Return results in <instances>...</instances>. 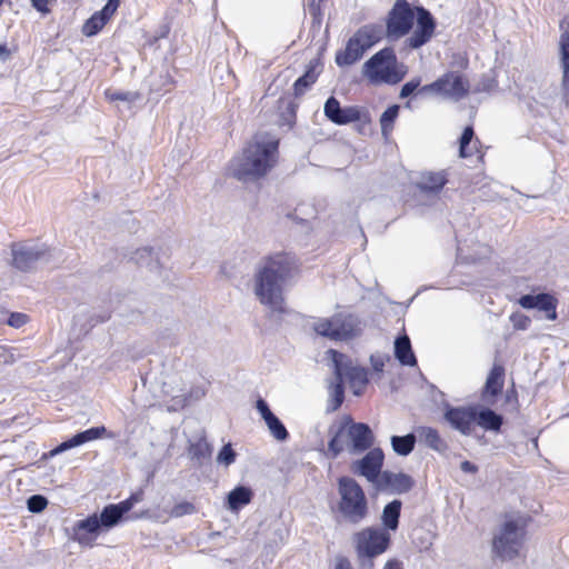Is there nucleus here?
Returning <instances> with one entry per match:
<instances>
[{"mask_svg": "<svg viewBox=\"0 0 569 569\" xmlns=\"http://www.w3.org/2000/svg\"><path fill=\"white\" fill-rule=\"evenodd\" d=\"M296 272L293 257L278 253L267 258L254 274V295L260 303L268 308L269 317L276 321H280L288 312L283 287Z\"/></svg>", "mask_w": 569, "mask_h": 569, "instance_id": "f257e3e1", "label": "nucleus"}, {"mask_svg": "<svg viewBox=\"0 0 569 569\" xmlns=\"http://www.w3.org/2000/svg\"><path fill=\"white\" fill-rule=\"evenodd\" d=\"M278 144V140L269 134H257L242 154L231 160V176L240 181H251L266 176L277 162Z\"/></svg>", "mask_w": 569, "mask_h": 569, "instance_id": "f03ea898", "label": "nucleus"}, {"mask_svg": "<svg viewBox=\"0 0 569 569\" xmlns=\"http://www.w3.org/2000/svg\"><path fill=\"white\" fill-rule=\"evenodd\" d=\"M331 439L328 443V452L331 458H337L343 450L351 455L365 452L373 445L375 437L367 423L355 422L351 416L345 415L338 425L329 428Z\"/></svg>", "mask_w": 569, "mask_h": 569, "instance_id": "7ed1b4c3", "label": "nucleus"}, {"mask_svg": "<svg viewBox=\"0 0 569 569\" xmlns=\"http://www.w3.org/2000/svg\"><path fill=\"white\" fill-rule=\"evenodd\" d=\"M329 353L332 356L335 380L329 385L331 399L327 410L336 411L345 399L343 379L348 380L353 395L360 396L368 383V375L365 368L352 366L343 353L336 350H329Z\"/></svg>", "mask_w": 569, "mask_h": 569, "instance_id": "20e7f679", "label": "nucleus"}, {"mask_svg": "<svg viewBox=\"0 0 569 569\" xmlns=\"http://www.w3.org/2000/svg\"><path fill=\"white\" fill-rule=\"evenodd\" d=\"M526 536V520L522 517L508 519L495 532L492 553L501 561H510L520 556Z\"/></svg>", "mask_w": 569, "mask_h": 569, "instance_id": "39448f33", "label": "nucleus"}, {"mask_svg": "<svg viewBox=\"0 0 569 569\" xmlns=\"http://www.w3.org/2000/svg\"><path fill=\"white\" fill-rule=\"evenodd\" d=\"M402 68L403 66L398 63L395 50L387 47L363 63L362 72L372 83L396 84L406 74Z\"/></svg>", "mask_w": 569, "mask_h": 569, "instance_id": "423d86ee", "label": "nucleus"}, {"mask_svg": "<svg viewBox=\"0 0 569 569\" xmlns=\"http://www.w3.org/2000/svg\"><path fill=\"white\" fill-rule=\"evenodd\" d=\"M340 495L339 511L342 518L352 525L365 520L369 513L368 501L360 485L352 478L341 477L338 480Z\"/></svg>", "mask_w": 569, "mask_h": 569, "instance_id": "0eeeda50", "label": "nucleus"}, {"mask_svg": "<svg viewBox=\"0 0 569 569\" xmlns=\"http://www.w3.org/2000/svg\"><path fill=\"white\" fill-rule=\"evenodd\" d=\"M312 329L319 336L342 341L357 335L358 320L352 315L337 313L331 318H319L313 322Z\"/></svg>", "mask_w": 569, "mask_h": 569, "instance_id": "6e6552de", "label": "nucleus"}, {"mask_svg": "<svg viewBox=\"0 0 569 569\" xmlns=\"http://www.w3.org/2000/svg\"><path fill=\"white\" fill-rule=\"evenodd\" d=\"M353 542L358 556L377 557L388 549L390 535L385 529L368 527L353 535Z\"/></svg>", "mask_w": 569, "mask_h": 569, "instance_id": "1a4fd4ad", "label": "nucleus"}, {"mask_svg": "<svg viewBox=\"0 0 569 569\" xmlns=\"http://www.w3.org/2000/svg\"><path fill=\"white\" fill-rule=\"evenodd\" d=\"M12 263L20 271H30L39 262H49L51 253L44 244L14 242L11 244Z\"/></svg>", "mask_w": 569, "mask_h": 569, "instance_id": "9d476101", "label": "nucleus"}, {"mask_svg": "<svg viewBox=\"0 0 569 569\" xmlns=\"http://www.w3.org/2000/svg\"><path fill=\"white\" fill-rule=\"evenodd\" d=\"M415 12L407 0H397L387 20V37L398 39L407 34L413 26Z\"/></svg>", "mask_w": 569, "mask_h": 569, "instance_id": "9b49d317", "label": "nucleus"}, {"mask_svg": "<svg viewBox=\"0 0 569 569\" xmlns=\"http://www.w3.org/2000/svg\"><path fill=\"white\" fill-rule=\"evenodd\" d=\"M468 81L461 74L450 72L439 78L437 81L421 87L419 89V93H440L455 100H459L468 93Z\"/></svg>", "mask_w": 569, "mask_h": 569, "instance_id": "f8f14e48", "label": "nucleus"}, {"mask_svg": "<svg viewBox=\"0 0 569 569\" xmlns=\"http://www.w3.org/2000/svg\"><path fill=\"white\" fill-rule=\"evenodd\" d=\"M385 455L380 448L370 449L363 458L352 463V471L377 483L383 465Z\"/></svg>", "mask_w": 569, "mask_h": 569, "instance_id": "ddd939ff", "label": "nucleus"}, {"mask_svg": "<svg viewBox=\"0 0 569 569\" xmlns=\"http://www.w3.org/2000/svg\"><path fill=\"white\" fill-rule=\"evenodd\" d=\"M323 112L331 122L339 126L360 121L362 119V110L359 107L349 106L342 108L335 97H330L326 101Z\"/></svg>", "mask_w": 569, "mask_h": 569, "instance_id": "4468645a", "label": "nucleus"}, {"mask_svg": "<svg viewBox=\"0 0 569 569\" xmlns=\"http://www.w3.org/2000/svg\"><path fill=\"white\" fill-rule=\"evenodd\" d=\"M445 420L462 435L469 436L476 423V407H447Z\"/></svg>", "mask_w": 569, "mask_h": 569, "instance_id": "2eb2a0df", "label": "nucleus"}, {"mask_svg": "<svg viewBox=\"0 0 569 569\" xmlns=\"http://www.w3.org/2000/svg\"><path fill=\"white\" fill-rule=\"evenodd\" d=\"M435 28L436 23L431 13L422 7L417 8V27L407 39L408 46L412 49L420 48L431 39Z\"/></svg>", "mask_w": 569, "mask_h": 569, "instance_id": "dca6fc26", "label": "nucleus"}, {"mask_svg": "<svg viewBox=\"0 0 569 569\" xmlns=\"http://www.w3.org/2000/svg\"><path fill=\"white\" fill-rule=\"evenodd\" d=\"M97 513L77 521L72 527V539L81 546L92 547L97 537L104 531Z\"/></svg>", "mask_w": 569, "mask_h": 569, "instance_id": "f3484780", "label": "nucleus"}, {"mask_svg": "<svg viewBox=\"0 0 569 569\" xmlns=\"http://www.w3.org/2000/svg\"><path fill=\"white\" fill-rule=\"evenodd\" d=\"M415 485V480L407 473L382 471L376 486L380 491L401 495L408 492Z\"/></svg>", "mask_w": 569, "mask_h": 569, "instance_id": "a211bd4d", "label": "nucleus"}, {"mask_svg": "<svg viewBox=\"0 0 569 569\" xmlns=\"http://www.w3.org/2000/svg\"><path fill=\"white\" fill-rule=\"evenodd\" d=\"M561 34L559 39L560 68L562 72L561 89L566 102L569 104V21L560 22Z\"/></svg>", "mask_w": 569, "mask_h": 569, "instance_id": "6ab92c4d", "label": "nucleus"}, {"mask_svg": "<svg viewBox=\"0 0 569 569\" xmlns=\"http://www.w3.org/2000/svg\"><path fill=\"white\" fill-rule=\"evenodd\" d=\"M505 385V368L500 363H495L487 376L481 398L489 405L495 403V399L501 393Z\"/></svg>", "mask_w": 569, "mask_h": 569, "instance_id": "aec40b11", "label": "nucleus"}, {"mask_svg": "<svg viewBox=\"0 0 569 569\" xmlns=\"http://www.w3.org/2000/svg\"><path fill=\"white\" fill-rule=\"evenodd\" d=\"M519 305L525 309H533L537 308L539 310L547 312V319L556 320L557 319V299L549 293H539V295H525L520 297L518 300Z\"/></svg>", "mask_w": 569, "mask_h": 569, "instance_id": "412c9836", "label": "nucleus"}, {"mask_svg": "<svg viewBox=\"0 0 569 569\" xmlns=\"http://www.w3.org/2000/svg\"><path fill=\"white\" fill-rule=\"evenodd\" d=\"M106 432H107V429L103 426L93 427V428L87 429V430H84L82 432H79V433L74 435L69 440L61 442L58 447H56L54 449H52L49 452V456L50 457H54V456H57V455H59V453H61L63 451H67V450H69L71 448L81 446V445H83V443H86L88 441H92V440L99 439Z\"/></svg>", "mask_w": 569, "mask_h": 569, "instance_id": "4be33fe9", "label": "nucleus"}, {"mask_svg": "<svg viewBox=\"0 0 569 569\" xmlns=\"http://www.w3.org/2000/svg\"><path fill=\"white\" fill-rule=\"evenodd\" d=\"M128 513V506L119 503H111L106 506L99 517V525L102 526L104 531L110 530L118 523H120L124 515Z\"/></svg>", "mask_w": 569, "mask_h": 569, "instance_id": "5701e85b", "label": "nucleus"}, {"mask_svg": "<svg viewBox=\"0 0 569 569\" xmlns=\"http://www.w3.org/2000/svg\"><path fill=\"white\" fill-rule=\"evenodd\" d=\"M383 36L382 26L379 24H365L359 28L351 37L355 41L360 43L367 51L373 44L379 42Z\"/></svg>", "mask_w": 569, "mask_h": 569, "instance_id": "b1692460", "label": "nucleus"}, {"mask_svg": "<svg viewBox=\"0 0 569 569\" xmlns=\"http://www.w3.org/2000/svg\"><path fill=\"white\" fill-rule=\"evenodd\" d=\"M447 183L445 172H422L417 187L423 193H438Z\"/></svg>", "mask_w": 569, "mask_h": 569, "instance_id": "393cba45", "label": "nucleus"}, {"mask_svg": "<svg viewBox=\"0 0 569 569\" xmlns=\"http://www.w3.org/2000/svg\"><path fill=\"white\" fill-rule=\"evenodd\" d=\"M366 50L363 47L350 38L347 42L345 51H340L336 56V62L338 66H350L356 63L362 58Z\"/></svg>", "mask_w": 569, "mask_h": 569, "instance_id": "a878e982", "label": "nucleus"}, {"mask_svg": "<svg viewBox=\"0 0 569 569\" xmlns=\"http://www.w3.org/2000/svg\"><path fill=\"white\" fill-rule=\"evenodd\" d=\"M503 422L502 416L496 413L490 408L478 410L476 407V423L490 431H499Z\"/></svg>", "mask_w": 569, "mask_h": 569, "instance_id": "bb28decb", "label": "nucleus"}, {"mask_svg": "<svg viewBox=\"0 0 569 569\" xmlns=\"http://www.w3.org/2000/svg\"><path fill=\"white\" fill-rule=\"evenodd\" d=\"M395 356L403 366H415L417 363L408 336L403 335L396 339Z\"/></svg>", "mask_w": 569, "mask_h": 569, "instance_id": "cd10ccee", "label": "nucleus"}, {"mask_svg": "<svg viewBox=\"0 0 569 569\" xmlns=\"http://www.w3.org/2000/svg\"><path fill=\"white\" fill-rule=\"evenodd\" d=\"M401 506V501L397 499L385 506L381 515V521L386 531H396L398 529Z\"/></svg>", "mask_w": 569, "mask_h": 569, "instance_id": "c85d7f7f", "label": "nucleus"}, {"mask_svg": "<svg viewBox=\"0 0 569 569\" xmlns=\"http://www.w3.org/2000/svg\"><path fill=\"white\" fill-rule=\"evenodd\" d=\"M252 491L244 486H238L228 495V507L232 511L239 510L241 507L250 503L252 499Z\"/></svg>", "mask_w": 569, "mask_h": 569, "instance_id": "c756f323", "label": "nucleus"}, {"mask_svg": "<svg viewBox=\"0 0 569 569\" xmlns=\"http://www.w3.org/2000/svg\"><path fill=\"white\" fill-rule=\"evenodd\" d=\"M416 445V436L408 433L406 436H392L391 447L393 451L399 456H408L412 452Z\"/></svg>", "mask_w": 569, "mask_h": 569, "instance_id": "7c9ffc66", "label": "nucleus"}, {"mask_svg": "<svg viewBox=\"0 0 569 569\" xmlns=\"http://www.w3.org/2000/svg\"><path fill=\"white\" fill-rule=\"evenodd\" d=\"M473 136H475V132H473V129L472 127H467L461 137H460V147H459V156L461 158H468V157H471L473 154V150H478L477 149V144L479 143L478 140H476L472 144V147H470V143L472 142V139H473Z\"/></svg>", "mask_w": 569, "mask_h": 569, "instance_id": "2f4dec72", "label": "nucleus"}, {"mask_svg": "<svg viewBox=\"0 0 569 569\" xmlns=\"http://www.w3.org/2000/svg\"><path fill=\"white\" fill-rule=\"evenodd\" d=\"M212 448L206 440H199L191 445L189 455L191 459L196 460L199 465H202L206 460L211 457Z\"/></svg>", "mask_w": 569, "mask_h": 569, "instance_id": "473e14b6", "label": "nucleus"}, {"mask_svg": "<svg viewBox=\"0 0 569 569\" xmlns=\"http://www.w3.org/2000/svg\"><path fill=\"white\" fill-rule=\"evenodd\" d=\"M268 426V429L270 433L278 440V441H286L289 437V433L283 426V423L280 421V419L273 415L268 420L264 421Z\"/></svg>", "mask_w": 569, "mask_h": 569, "instance_id": "72a5a7b5", "label": "nucleus"}, {"mask_svg": "<svg viewBox=\"0 0 569 569\" xmlns=\"http://www.w3.org/2000/svg\"><path fill=\"white\" fill-rule=\"evenodd\" d=\"M317 80V74L313 70V68H309L303 76L299 77L295 84V94L300 96L302 94L307 88H309L312 83H315Z\"/></svg>", "mask_w": 569, "mask_h": 569, "instance_id": "f704fd0d", "label": "nucleus"}, {"mask_svg": "<svg viewBox=\"0 0 569 569\" xmlns=\"http://www.w3.org/2000/svg\"><path fill=\"white\" fill-rule=\"evenodd\" d=\"M107 21L98 12H96L90 19L86 21L82 27V32L88 37L94 36L104 27Z\"/></svg>", "mask_w": 569, "mask_h": 569, "instance_id": "c9c22d12", "label": "nucleus"}, {"mask_svg": "<svg viewBox=\"0 0 569 569\" xmlns=\"http://www.w3.org/2000/svg\"><path fill=\"white\" fill-rule=\"evenodd\" d=\"M399 107L397 104L389 107L380 117V126L383 134H387L398 116Z\"/></svg>", "mask_w": 569, "mask_h": 569, "instance_id": "e433bc0d", "label": "nucleus"}, {"mask_svg": "<svg viewBox=\"0 0 569 569\" xmlns=\"http://www.w3.org/2000/svg\"><path fill=\"white\" fill-rule=\"evenodd\" d=\"M106 97L110 100V101H124V102H128V103H132L137 100H139L141 97L138 92H132V91H112V90H107L106 91Z\"/></svg>", "mask_w": 569, "mask_h": 569, "instance_id": "4c0bfd02", "label": "nucleus"}, {"mask_svg": "<svg viewBox=\"0 0 569 569\" xmlns=\"http://www.w3.org/2000/svg\"><path fill=\"white\" fill-rule=\"evenodd\" d=\"M234 459H236V452L232 449L231 445L227 443L222 447V449L218 453L217 462L228 467L234 462Z\"/></svg>", "mask_w": 569, "mask_h": 569, "instance_id": "58836bf2", "label": "nucleus"}, {"mask_svg": "<svg viewBox=\"0 0 569 569\" xmlns=\"http://www.w3.org/2000/svg\"><path fill=\"white\" fill-rule=\"evenodd\" d=\"M47 505H48L47 498L41 495H33L27 501L29 511H31L33 513L41 512L42 510L46 509Z\"/></svg>", "mask_w": 569, "mask_h": 569, "instance_id": "ea45409f", "label": "nucleus"}, {"mask_svg": "<svg viewBox=\"0 0 569 569\" xmlns=\"http://www.w3.org/2000/svg\"><path fill=\"white\" fill-rule=\"evenodd\" d=\"M196 512V507L188 501H182L174 505L170 511V516L174 518H180L186 515H192Z\"/></svg>", "mask_w": 569, "mask_h": 569, "instance_id": "a19ab883", "label": "nucleus"}, {"mask_svg": "<svg viewBox=\"0 0 569 569\" xmlns=\"http://www.w3.org/2000/svg\"><path fill=\"white\" fill-rule=\"evenodd\" d=\"M421 435L425 437L426 442L429 445V447L438 450L439 446L441 443V439L437 432V430L432 428H422Z\"/></svg>", "mask_w": 569, "mask_h": 569, "instance_id": "79ce46f5", "label": "nucleus"}, {"mask_svg": "<svg viewBox=\"0 0 569 569\" xmlns=\"http://www.w3.org/2000/svg\"><path fill=\"white\" fill-rule=\"evenodd\" d=\"M133 259L138 264H147L151 270L153 269V263H151L152 250L150 248H142L137 250Z\"/></svg>", "mask_w": 569, "mask_h": 569, "instance_id": "37998d69", "label": "nucleus"}, {"mask_svg": "<svg viewBox=\"0 0 569 569\" xmlns=\"http://www.w3.org/2000/svg\"><path fill=\"white\" fill-rule=\"evenodd\" d=\"M420 83L421 79L419 77L406 82L401 88L400 98L403 99L412 94L420 87Z\"/></svg>", "mask_w": 569, "mask_h": 569, "instance_id": "c03bdc74", "label": "nucleus"}, {"mask_svg": "<svg viewBox=\"0 0 569 569\" xmlns=\"http://www.w3.org/2000/svg\"><path fill=\"white\" fill-rule=\"evenodd\" d=\"M510 320L513 325V328L518 330H526L531 322L530 318L522 313H513L510 317Z\"/></svg>", "mask_w": 569, "mask_h": 569, "instance_id": "a18cd8bd", "label": "nucleus"}, {"mask_svg": "<svg viewBox=\"0 0 569 569\" xmlns=\"http://www.w3.org/2000/svg\"><path fill=\"white\" fill-rule=\"evenodd\" d=\"M120 0H108L107 4L98 13L108 21L111 16L117 11Z\"/></svg>", "mask_w": 569, "mask_h": 569, "instance_id": "49530a36", "label": "nucleus"}, {"mask_svg": "<svg viewBox=\"0 0 569 569\" xmlns=\"http://www.w3.org/2000/svg\"><path fill=\"white\" fill-rule=\"evenodd\" d=\"M28 316L20 312H12L7 323L14 328H20L28 322Z\"/></svg>", "mask_w": 569, "mask_h": 569, "instance_id": "de8ad7c7", "label": "nucleus"}, {"mask_svg": "<svg viewBox=\"0 0 569 569\" xmlns=\"http://www.w3.org/2000/svg\"><path fill=\"white\" fill-rule=\"evenodd\" d=\"M256 407L264 421L274 415L263 399H258Z\"/></svg>", "mask_w": 569, "mask_h": 569, "instance_id": "09e8293b", "label": "nucleus"}, {"mask_svg": "<svg viewBox=\"0 0 569 569\" xmlns=\"http://www.w3.org/2000/svg\"><path fill=\"white\" fill-rule=\"evenodd\" d=\"M32 7L39 12L47 14L49 13L48 4L54 2L56 0H30Z\"/></svg>", "mask_w": 569, "mask_h": 569, "instance_id": "8fccbe9b", "label": "nucleus"}, {"mask_svg": "<svg viewBox=\"0 0 569 569\" xmlns=\"http://www.w3.org/2000/svg\"><path fill=\"white\" fill-rule=\"evenodd\" d=\"M142 500V493L137 492L132 493L128 499L121 501V505L128 506V512L133 508V506Z\"/></svg>", "mask_w": 569, "mask_h": 569, "instance_id": "3c124183", "label": "nucleus"}, {"mask_svg": "<svg viewBox=\"0 0 569 569\" xmlns=\"http://www.w3.org/2000/svg\"><path fill=\"white\" fill-rule=\"evenodd\" d=\"M370 361L372 365V368L377 372H382L385 367V359L381 356H371Z\"/></svg>", "mask_w": 569, "mask_h": 569, "instance_id": "603ef678", "label": "nucleus"}, {"mask_svg": "<svg viewBox=\"0 0 569 569\" xmlns=\"http://www.w3.org/2000/svg\"><path fill=\"white\" fill-rule=\"evenodd\" d=\"M358 558H359V562H360V566L362 569H375V562H373L375 557L358 556Z\"/></svg>", "mask_w": 569, "mask_h": 569, "instance_id": "864d4df0", "label": "nucleus"}, {"mask_svg": "<svg viewBox=\"0 0 569 569\" xmlns=\"http://www.w3.org/2000/svg\"><path fill=\"white\" fill-rule=\"evenodd\" d=\"M460 468L463 472L468 473H476L478 471V467L468 460L462 461Z\"/></svg>", "mask_w": 569, "mask_h": 569, "instance_id": "5fc2aeb1", "label": "nucleus"}, {"mask_svg": "<svg viewBox=\"0 0 569 569\" xmlns=\"http://www.w3.org/2000/svg\"><path fill=\"white\" fill-rule=\"evenodd\" d=\"M333 569H353L350 561L347 558L337 559L336 566Z\"/></svg>", "mask_w": 569, "mask_h": 569, "instance_id": "6e6d98bb", "label": "nucleus"}, {"mask_svg": "<svg viewBox=\"0 0 569 569\" xmlns=\"http://www.w3.org/2000/svg\"><path fill=\"white\" fill-rule=\"evenodd\" d=\"M383 569H403L402 562L398 559H390L386 562Z\"/></svg>", "mask_w": 569, "mask_h": 569, "instance_id": "4d7b16f0", "label": "nucleus"}, {"mask_svg": "<svg viewBox=\"0 0 569 569\" xmlns=\"http://www.w3.org/2000/svg\"><path fill=\"white\" fill-rule=\"evenodd\" d=\"M173 401H174V405H173V410H176V406H180V407H184L187 405V397L184 396H177V397H173Z\"/></svg>", "mask_w": 569, "mask_h": 569, "instance_id": "13d9d810", "label": "nucleus"}, {"mask_svg": "<svg viewBox=\"0 0 569 569\" xmlns=\"http://www.w3.org/2000/svg\"><path fill=\"white\" fill-rule=\"evenodd\" d=\"M506 401L507 402H515V403H517V392H516V390L513 388L511 390L507 391V393H506Z\"/></svg>", "mask_w": 569, "mask_h": 569, "instance_id": "bf43d9fd", "label": "nucleus"}, {"mask_svg": "<svg viewBox=\"0 0 569 569\" xmlns=\"http://www.w3.org/2000/svg\"><path fill=\"white\" fill-rule=\"evenodd\" d=\"M10 56V51L8 50L6 44H0V59L6 60Z\"/></svg>", "mask_w": 569, "mask_h": 569, "instance_id": "052dcab7", "label": "nucleus"}]
</instances>
